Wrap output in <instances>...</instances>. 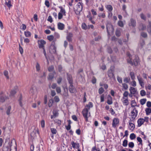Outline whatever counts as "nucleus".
Wrapping results in <instances>:
<instances>
[{
  "label": "nucleus",
  "instance_id": "1",
  "mask_svg": "<svg viewBox=\"0 0 151 151\" xmlns=\"http://www.w3.org/2000/svg\"><path fill=\"white\" fill-rule=\"evenodd\" d=\"M12 140H11L9 138L6 139L4 143L3 149V151H12V149H11L12 145Z\"/></svg>",
  "mask_w": 151,
  "mask_h": 151
},
{
  "label": "nucleus",
  "instance_id": "2",
  "mask_svg": "<svg viewBox=\"0 0 151 151\" xmlns=\"http://www.w3.org/2000/svg\"><path fill=\"white\" fill-rule=\"evenodd\" d=\"M82 113L86 121H88V117L90 116V113L88 112V110L86 107L82 111Z\"/></svg>",
  "mask_w": 151,
  "mask_h": 151
},
{
  "label": "nucleus",
  "instance_id": "3",
  "mask_svg": "<svg viewBox=\"0 0 151 151\" xmlns=\"http://www.w3.org/2000/svg\"><path fill=\"white\" fill-rule=\"evenodd\" d=\"M49 50L51 53H55L56 51V47L54 42H52L50 46Z\"/></svg>",
  "mask_w": 151,
  "mask_h": 151
},
{
  "label": "nucleus",
  "instance_id": "4",
  "mask_svg": "<svg viewBox=\"0 0 151 151\" xmlns=\"http://www.w3.org/2000/svg\"><path fill=\"white\" fill-rule=\"evenodd\" d=\"M107 32L109 35L113 34L114 29L113 26L111 24L107 25L106 27Z\"/></svg>",
  "mask_w": 151,
  "mask_h": 151
},
{
  "label": "nucleus",
  "instance_id": "5",
  "mask_svg": "<svg viewBox=\"0 0 151 151\" xmlns=\"http://www.w3.org/2000/svg\"><path fill=\"white\" fill-rule=\"evenodd\" d=\"M138 114V111L136 108H134L133 110L131 112V116L132 119H134L137 116Z\"/></svg>",
  "mask_w": 151,
  "mask_h": 151
},
{
  "label": "nucleus",
  "instance_id": "6",
  "mask_svg": "<svg viewBox=\"0 0 151 151\" xmlns=\"http://www.w3.org/2000/svg\"><path fill=\"white\" fill-rule=\"evenodd\" d=\"M83 6L82 3L79 2L76 6V10L77 11V13L79 14L80 12L82 10Z\"/></svg>",
  "mask_w": 151,
  "mask_h": 151
},
{
  "label": "nucleus",
  "instance_id": "7",
  "mask_svg": "<svg viewBox=\"0 0 151 151\" xmlns=\"http://www.w3.org/2000/svg\"><path fill=\"white\" fill-rule=\"evenodd\" d=\"M114 66H111L110 69L108 70V76L110 78H112L114 76Z\"/></svg>",
  "mask_w": 151,
  "mask_h": 151
},
{
  "label": "nucleus",
  "instance_id": "8",
  "mask_svg": "<svg viewBox=\"0 0 151 151\" xmlns=\"http://www.w3.org/2000/svg\"><path fill=\"white\" fill-rule=\"evenodd\" d=\"M37 133L39 134L40 132L37 128H35L33 131L30 134L32 138H34L36 136V134Z\"/></svg>",
  "mask_w": 151,
  "mask_h": 151
},
{
  "label": "nucleus",
  "instance_id": "9",
  "mask_svg": "<svg viewBox=\"0 0 151 151\" xmlns=\"http://www.w3.org/2000/svg\"><path fill=\"white\" fill-rule=\"evenodd\" d=\"M18 101L20 106L22 107L24 104V101L23 99L21 94L20 95Z\"/></svg>",
  "mask_w": 151,
  "mask_h": 151
},
{
  "label": "nucleus",
  "instance_id": "10",
  "mask_svg": "<svg viewBox=\"0 0 151 151\" xmlns=\"http://www.w3.org/2000/svg\"><path fill=\"white\" fill-rule=\"evenodd\" d=\"M137 78L140 85L142 87H144L145 86V83L144 82V80L143 78L140 77L139 76H137Z\"/></svg>",
  "mask_w": 151,
  "mask_h": 151
},
{
  "label": "nucleus",
  "instance_id": "11",
  "mask_svg": "<svg viewBox=\"0 0 151 151\" xmlns=\"http://www.w3.org/2000/svg\"><path fill=\"white\" fill-rule=\"evenodd\" d=\"M39 48H40L44 49V45L46 43V42L43 40H41L39 41Z\"/></svg>",
  "mask_w": 151,
  "mask_h": 151
},
{
  "label": "nucleus",
  "instance_id": "12",
  "mask_svg": "<svg viewBox=\"0 0 151 151\" xmlns=\"http://www.w3.org/2000/svg\"><path fill=\"white\" fill-rule=\"evenodd\" d=\"M119 120L117 118H115L113 119L112 123V127L115 128L116 127L117 125L119 124Z\"/></svg>",
  "mask_w": 151,
  "mask_h": 151
},
{
  "label": "nucleus",
  "instance_id": "13",
  "mask_svg": "<svg viewBox=\"0 0 151 151\" xmlns=\"http://www.w3.org/2000/svg\"><path fill=\"white\" fill-rule=\"evenodd\" d=\"M122 101L123 105L124 106H127L129 104L128 98H122Z\"/></svg>",
  "mask_w": 151,
  "mask_h": 151
},
{
  "label": "nucleus",
  "instance_id": "14",
  "mask_svg": "<svg viewBox=\"0 0 151 151\" xmlns=\"http://www.w3.org/2000/svg\"><path fill=\"white\" fill-rule=\"evenodd\" d=\"M136 22L135 20L131 18L130 19V22L129 23V26H132L133 27H134L136 26Z\"/></svg>",
  "mask_w": 151,
  "mask_h": 151
},
{
  "label": "nucleus",
  "instance_id": "15",
  "mask_svg": "<svg viewBox=\"0 0 151 151\" xmlns=\"http://www.w3.org/2000/svg\"><path fill=\"white\" fill-rule=\"evenodd\" d=\"M127 55L129 58V59H128L127 60L128 63H129L131 65H133V63L132 60V58L130 53L129 52H127Z\"/></svg>",
  "mask_w": 151,
  "mask_h": 151
},
{
  "label": "nucleus",
  "instance_id": "16",
  "mask_svg": "<svg viewBox=\"0 0 151 151\" xmlns=\"http://www.w3.org/2000/svg\"><path fill=\"white\" fill-rule=\"evenodd\" d=\"M133 57H134V59L132 58L133 65L134 64L135 66H137L138 65L139 63L138 58L135 56H133Z\"/></svg>",
  "mask_w": 151,
  "mask_h": 151
},
{
  "label": "nucleus",
  "instance_id": "17",
  "mask_svg": "<svg viewBox=\"0 0 151 151\" xmlns=\"http://www.w3.org/2000/svg\"><path fill=\"white\" fill-rule=\"evenodd\" d=\"M58 27L59 29L63 30L65 28V25L61 22H59L58 24Z\"/></svg>",
  "mask_w": 151,
  "mask_h": 151
},
{
  "label": "nucleus",
  "instance_id": "18",
  "mask_svg": "<svg viewBox=\"0 0 151 151\" xmlns=\"http://www.w3.org/2000/svg\"><path fill=\"white\" fill-rule=\"evenodd\" d=\"M138 123V127H140L144 123V119L140 118L137 121Z\"/></svg>",
  "mask_w": 151,
  "mask_h": 151
},
{
  "label": "nucleus",
  "instance_id": "19",
  "mask_svg": "<svg viewBox=\"0 0 151 151\" xmlns=\"http://www.w3.org/2000/svg\"><path fill=\"white\" fill-rule=\"evenodd\" d=\"M69 91L71 93H74L76 92V90L72 85H70L69 86Z\"/></svg>",
  "mask_w": 151,
  "mask_h": 151
},
{
  "label": "nucleus",
  "instance_id": "20",
  "mask_svg": "<svg viewBox=\"0 0 151 151\" xmlns=\"http://www.w3.org/2000/svg\"><path fill=\"white\" fill-rule=\"evenodd\" d=\"M73 37V34L71 33H68L67 34L66 38L69 41H71L72 40V38Z\"/></svg>",
  "mask_w": 151,
  "mask_h": 151
},
{
  "label": "nucleus",
  "instance_id": "21",
  "mask_svg": "<svg viewBox=\"0 0 151 151\" xmlns=\"http://www.w3.org/2000/svg\"><path fill=\"white\" fill-rule=\"evenodd\" d=\"M128 127L130 130L132 131L134 129L135 126L133 123L129 122Z\"/></svg>",
  "mask_w": 151,
  "mask_h": 151
},
{
  "label": "nucleus",
  "instance_id": "22",
  "mask_svg": "<svg viewBox=\"0 0 151 151\" xmlns=\"http://www.w3.org/2000/svg\"><path fill=\"white\" fill-rule=\"evenodd\" d=\"M59 8L60 9V13L63 14V16L66 15V12L64 9L63 8L62 6H59Z\"/></svg>",
  "mask_w": 151,
  "mask_h": 151
},
{
  "label": "nucleus",
  "instance_id": "23",
  "mask_svg": "<svg viewBox=\"0 0 151 151\" xmlns=\"http://www.w3.org/2000/svg\"><path fill=\"white\" fill-rule=\"evenodd\" d=\"M129 91L131 93H133V94H134L136 93L137 90L135 88L131 87L130 88Z\"/></svg>",
  "mask_w": 151,
  "mask_h": 151
},
{
  "label": "nucleus",
  "instance_id": "24",
  "mask_svg": "<svg viewBox=\"0 0 151 151\" xmlns=\"http://www.w3.org/2000/svg\"><path fill=\"white\" fill-rule=\"evenodd\" d=\"M105 7L109 12H111L113 10L112 6L111 5H106Z\"/></svg>",
  "mask_w": 151,
  "mask_h": 151
},
{
  "label": "nucleus",
  "instance_id": "25",
  "mask_svg": "<svg viewBox=\"0 0 151 151\" xmlns=\"http://www.w3.org/2000/svg\"><path fill=\"white\" fill-rule=\"evenodd\" d=\"M146 27L145 25L142 24H141L139 25V30H144L146 29Z\"/></svg>",
  "mask_w": 151,
  "mask_h": 151
},
{
  "label": "nucleus",
  "instance_id": "26",
  "mask_svg": "<svg viewBox=\"0 0 151 151\" xmlns=\"http://www.w3.org/2000/svg\"><path fill=\"white\" fill-rule=\"evenodd\" d=\"M121 29L120 28L117 29L116 32V35L117 37H119L121 35Z\"/></svg>",
  "mask_w": 151,
  "mask_h": 151
},
{
  "label": "nucleus",
  "instance_id": "27",
  "mask_svg": "<svg viewBox=\"0 0 151 151\" xmlns=\"http://www.w3.org/2000/svg\"><path fill=\"white\" fill-rule=\"evenodd\" d=\"M54 77V74L52 73H50L48 76V80H52Z\"/></svg>",
  "mask_w": 151,
  "mask_h": 151
},
{
  "label": "nucleus",
  "instance_id": "28",
  "mask_svg": "<svg viewBox=\"0 0 151 151\" xmlns=\"http://www.w3.org/2000/svg\"><path fill=\"white\" fill-rule=\"evenodd\" d=\"M11 109V106H9L7 108L6 113V114L8 115H9L10 114V111Z\"/></svg>",
  "mask_w": 151,
  "mask_h": 151
},
{
  "label": "nucleus",
  "instance_id": "29",
  "mask_svg": "<svg viewBox=\"0 0 151 151\" xmlns=\"http://www.w3.org/2000/svg\"><path fill=\"white\" fill-rule=\"evenodd\" d=\"M24 35L27 37H29L31 35V32L29 31H26L24 32Z\"/></svg>",
  "mask_w": 151,
  "mask_h": 151
},
{
  "label": "nucleus",
  "instance_id": "30",
  "mask_svg": "<svg viewBox=\"0 0 151 151\" xmlns=\"http://www.w3.org/2000/svg\"><path fill=\"white\" fill-rule=\"evenodd\" d=\"M147 115H149L151 113V109L149 108H147L145 110Z\"/></svg>",
  "mask_w": 151,
  "mask_h": 151
},
{
  "label": "nucleus",
  "instance_id": "31",
  "mask_svg": "<svg viewBox=\"0 0 151 151\" xmlns=\"http://www.w3.org/2000/svg\"><path fill=\"white\" fill-rule=\"evenodd\" d=\"M129 93L128 91H125L123 94V97L122 98H128Z\"/></svg>",
  "mask_w": 151,
  "mask_h": 151
},
{
  "label": "nucleus",
  "instance_id": "32",
  "mask_svg": "<svg viewBox=\"0 0 151 151\" xmlns=\"http://www.w3.org/2000/svg\"><path fill=\"white\" fill-rule=\"evenodd\" d=\"M147 30L149 33H151V21L149 22V24L147 27Z\"/></svg>",
  "mask_w": 151,
  "mask_h": 151
},
{
  "label": "nucleus",
  "instance_id": "33",
  "mask_svg": "<svg viewBox=\"0 0 151 151\" xmlns=\"http://www.w3.org/2000/svg\"><path fill=\"white\" fill-rule=\"evenodd\" d=\"M93 106V105L92 103L91 102H89L88 104H87L86 107H87L88 110H89Z\"/></svg>",
  "mask_w": 151,
  "mask_h": 151
},
{
  "label": "nucleus",
  "instance_id": "34",
  "mask_svg": "<svg viewBox=\"0 0 151 151\" xmlns=\"http://www.w3.org/2000/svg\"><path fill=\"white\" fill-rule=\"evenodd\" d=\"M7 97L5 96H2L0 97V101L2 102H4Z\"/></svg>",
  "mask_w": 151,
  "mask_h": 151
},
{
  "label": "nucleus",
  "instance_id": "35",
  "mask_svg": "<svg viewBox=\"0 0 151 151\" xmlns=\"http://www.w3.org/2000/svg\"><path fill=\"white\" fill-rule=\"evenodd\" d=\"M58 111L56 109H54L53 111V114L55 117L58 116Z\"/></svg>",
  "mask_w": 151,
  "mask_h": 151
},
{
  "label": "nucleus",
  "instance_id": "36",
  "mask_svg": "<svg viewBox=\"0 0 151 151\" xmlns=\"http://www.w3.org/2000/svg\"><path fill=\"white\" fill-rule=\"evenodd\" d=\"M82 28L83 29L86 30L88 29V26H87L85 23H83L82 24Z\"/></svg>",
  "mask_w": 151,
  "mask_h": 151
},
{
  "label": "nucleus",
  "instance_id": "37",
  "mask_svg": "<svg viewBox=\"0 0 151 151\" xmlns=\"http://www.w3.org/2000/svg\"><path fill=\"white\" fill-rule=\"evenodd\" d=\"M67 79L70 85H72L73 83V80L71 76H69L67 78Z\"/></svg>",
  "mask_w": 151,
  "mask_h": 151
},
{
  "label": "nucleus",
  "instance_id": "38",
  "mask_svg": "<svg viewBox=\"0 0 151 151\" xmlns=\"http://www.w3.org/2000/svg\"><path fill=\"white\" fill-rule=\"evenodd\" d=\"M140 16L142 19L145 20L146 19V17L145 15L143 13H141L140 15Z\"/></svg>",
  "mask_w": 151,
  "mask_h": 151
},
{
  "label": "nucleus",
  "instance_id": "39",
  "mask_svg": "<svg viewBox=\"0 0 151 151\" xmlns=\"http://www.w3.org/2000/svg\"><path fill=\"white\" fill-rule=\"evenodd\" d=\"M147 101V99H141L140 100V103L142 105L145 104Z\"/></svg>",
  "mask_w": 151,
  "mask_h": 151
},
{
  "label": "nucleus",
  "instance_id": "40",
  "mask_svg": "<svg viewBox=\"0 0 151 151\" xmlns=\"http://www.w3.org/2000/svg\"><path fill=\"white\" fill-rule=\"evenodd\" d=\"M5 4L9 8H10L12 6V5L11 4V1L10 0H9L8 2H6Z\"/></svg>",
  "mask_w": 151,
  "mask_h": 151
},
{
  "label": "nucleus",
  "instance_id": "41",
  "mask_svg": "<svg viewBox=\"0 0 151 151\" xmlns=\"http://www.w3.org/2000/svg\"><path fill=\"white\" fill-rule=\"evenodd\" d=\"M35 91V88L34 87H32L30 89L29 92L33 94Z\"/></svg>",
  "mask_w": 151,
  "mask_h": 151
},
{
  "label": "nucleus",
  "instance_id": "42",
  "mask_svg": "<svg viewBox=\"0 0 151 151\" xmlns=\"http://www.w3.org/2000/svg\"><path fill=\"white\" fill-rule=\"evenodd\" d=\"M98 17L100 18H104L106 17L105 13H99L98 14Z\"/></svg>",
  "mask_w": 151,
  "mask_h": 151
},
{
  "label": "nucleus",
  "instance_id": "43",
  "mask_svg": "<svg viewBox=\"0 0 151 151\" xmlns=\"http://www.w3.org/2000/svg\"><path fill=\"white\" fill-rule=\"evenodd\" d=\"M130 76L132 80H134L135 78V76L134 73L132 72H131L130 73Z\"/></svg>",
  "mask_w": 151,
  "mask_h": 151
},
{
  "label": "nucleus",
  "instance_id": "44",
  "mask_svg": "<svg viewBox=\"0 0 151 151\" xmlns=\"http://www.w3.org/2000/svg\"><path fill=\"white\" fill-rule=\"evenodd\" d=\"M130 81V79L129 78L125 77L124 79V81L125 83H128Z\"/></svg>",
  "mask_w": 151,
  "mask_h": 151
},
{
  "label": "nucleus",
  "instance_id": "45",
  "mask_svg": "<svg viewBox=\"0 0 151 151\" xmlns=\"http://www.w3.org/2000/svg\"><path fill=\"white\" fill-rule=\"evenodd\" d=\"M122 87L124 89L126 90L128 88V86L127 84L125 83H123L122 84Z\"/></svg>",
  "mask_w": 151,
  "mask_h": 151
},
{
  "label": "nucleus",
  "instance_id": "46",
  "mask_svg": "<svg viewBox=\"0 0 151 151\" xmlns=\"http://www.w3.org/2000/svg\"><path fill=\"white\" fill-rule=\"evenodd\" d=\"M136 137V135L134 133H132L130 135V138L132 140L134 139Z\"/></svg>",
  "mask_w": 151,
  "mask_h": 151
},
{
  "label": "nucleus",
  "instance_id": "47",
  "mask_svg": "<svg viewBox=\"0 0 151 151\" xmlns=\"http://www.w3.org/2000/svg\"><path fill=\"white\" fill-rule=\"evenodd\" d=\"M131 106L132 107H134L136 105V103L134 100L131 101Z\"/></svg>",
  "mask_w": 151,
  "mask_h": 151
},
{
  "label": "nucleus",
  "instance_id": "48",
  "mask_svg": "<svg viewBox=\"0 0 151 151\" xmlns=\"http://www.w3.org/2000/svg\"><path fill=\"white\" fill-rule=\"evenodd\" d=\"M71 144L72 145V147L74 148H75L76 147V146H77V147L78 145L79 144H77L76 143H75L74 141H72L71 142Z\"/></svg>",
  "mask_w": 151,
  "mask_h": 151
},
{
  "label": "nucleus",
  "instance_id": "49",
  "mask_svg": "<svg viewBox=\"0 0 151 151\" xmlns=\"http://www.w3.org/2000/svg\"><path fill=\"white\" fill-rule=\"evenodd\" d=\"M51 131L52 133L53 134H55L57 133V130L54 128H51Z\"/></svg>",
  "mask_w": 151,
  "mask_h": 151
},
{
  "label": "nucleus",
  "instance_id": "50",
  "mask_svg": "<svg viewBox=\"0 0 151 151\" xmlns=\"http://www.w3.org/2000/svg\"><path fill=\"white\" fill-rule=\"evenodd\" d=\"M55 122L56 123L58 126H60L61 125V121L58 119H56L55 120Z\"/></svg>",
  "mask_w": 151,
  "mask_h": 151
},
{
  "label": "nucleus",
  "instance_id": "51",
  "mask_svg": "<svg viewBox=\"0 0 151 151\" xmlns=\"http://www.w3.org/2000/svg\"><path fill=\"white\" fill-rule=\"evenodd\" d=\"M48 70L49 72L52 71L54 70V67L53 65H51L48 67Z\"/></svg>",
  "mask_w": 151,
  "mask_h": 151
},
{
  "label": "nucleus",
  "instance_id": "52",
  "mask_svg": "<svg viewBox=\"0 0 151 151\" xmlns=\"http://www.w3.org/2000/svg\"><path fill=\"white\" fill-rule=\"evenodd\" d=\"M53 102V101L52 99H50L49 101L48 105L49 107H51L52 104Z\"/></svg>",
  "mask_w": 151,
  "mask_h": 151
},
{
  "label": "nucleus",
  "instance_id": "53",
  "mask_svg": "<svg viewBox=\"0 0 151 151\" xmlns=\"http://www.w3.org/2000/svg\"><path fill=\"white\" fill-rule=\"evenodd\" d=\"M118 25L120 27H122L124 26V24L123 22L122 21H119L118 22Z\"/></svg>",
  "mask_w": 151,
  "mask_h": 151
},
{
  "label": "nucleus",
  "instance_id": "54",
  "mask_svg": "<svg viewBox=\"0 0 151 151\" xmlns=\"http://www.w3.org/2000/svg\"><path fill=\"white\" fill-rule=\"evenodd\" d=\"M127 141L126 139H125L123 142L122 145L124 147H126L127 146Z\"/></svg>",
  "mask_w": 151,
  "mask_h": 151
},
{
  "label": "nucleus",
  "instance_id": "55",
  "mask_svg": "<svg viewBox=\"0 0 151 151\" xmlns=\"http://www.w3.org/2000/svg\"><path fill=\"white\" fill-rule=\"evenodd\" d=\"M54 100L55 102H58L60 101V99L58 96H55L54 98Z\"/></svg>",
  "mask_w": 151,
  "mask_h": 151
},
{
  "label": "nucleus",
  "instance_id": "56",
  "mask_svg": "<svg viewBox=\"0 0 151 151\" xmlns=\"http://www.w3.org/2000/svg\"><path fill=\"white\" fill-rule=\"evenodd\" d=\"M137 141L139 142V144L142 145V139L139 137H137Z\"/></svg>",
  "mask_w": 151,
  "mask_h": 151
},
{
  "label": "nucleus",
  "instance_id": "57",
  "mask_svg": "<svg viewBox=\"0 0 151 151\" xmlns=\"http://www.w3.org/2000/svg\"><path fill=\"white\" fill-rule=\"evenodd\" d=\"M56 90L58 93H60L61 92V88L60 87H57L56 88Z\"/></svg>",
  "mask_w": 151,
  "mask_h": 151
},
{
  "label": "nucleus",
  "instance_id": "58",
  "mask_svg": "<svg viewBox=\"0 0 151 151\" xmlns=\"http://www.w3.org/2000/svg\"><path fill=\"white\" fill-rule=\"evenodd\" d=\"M47 39L50 41H52L54 39V37L52 35H50L47 36Z\"/></svg>",
  "mask_w": 151,
  "mask_h": 151
},
{
  "label": "nucleus",
  "instance_id": "59",
  "mask_svg": "<svg viewBox=\"0 0 151 151\" xmlns=\"http://www.w3.org/2000/svg\"><path fill=\"white\" fill-rule=\"evenodd\" d=\"M19 50L21 54H22L23 52V50L22 47L21 46L20 44L19 45Z\"/></svg>",
  "mask_w": 151,
  "mask_h": 151
},
{
  "label": "nucleus",
  "instance_id": "60",
  "mask_svg": "<svg viewBox=\"0 0 151 151\" xmlns=\"http://www.w3.org/2000/svg\"><path fill=\"white\" fill-rule=\"evenodd\" d=\"M145 45V42L144 40H142L140 41L139 46L140 45V47L142 48Z\"/></svg>",
  "mask_w": 151,
  "mask_h": 151
},
{
  "label": "nucleus",
  "instance_id": "61",
  "mask_svg": "<svg viewBox=\"0 0 151 151\" xmlns=\"http://www.w3.org/2000/svg\"><path fill=\"white\" fill-rule=\"evenodd\" d=\"M104 90L103 88L101 87L99 89V93L100 94H101L104 92Z\"/></svg>",
  "mask_w": 151,
  "mask_h": 151
},
{
  "label": "nucleus",
  "instance_id": "62",
  "mask_svg": "<svg viewBox=\"0 0 151 151\" xmlns=\"http://www.w3.org/2000/svg\"><path fill=\"white\" fill-rule=\"evenodd\" d=\"M129 147L132 148L134 146V144L132 142H129L128 144Z\"/></svg>",
  "mask_w": 151,
  "mask_h": 151
},
{
  "label": "nucleus",
  "instance_id": "63",
  "mask_svg": "<svg viewBox=\"0 0 151 151\" xmlns=\"http://www.w3.org/2000/svg\"><path fill=\"white\" fill-rule=\"evenodd\" d=\"M4 76L6 77L7 79H9L8 72L7 71L5 70L4 71Z\"/></svg>",
  "mask_w": 151,
  "mask_h": 151
},
{
  "label": "nucleus",
  "instance_id": "64",
  "mask_svg": "<svg viewBox=\"0 0 151 151\" xmlns=\"http://www.w3.org/2000/svg\"><path fill=\"white\" fill-rule=\"evenodd\" d=\"M140 94L142 96H145L146 95V92L144 90H142L140 91Z\"/></svg>",
  "mask_w": 151,
  "mask_h": 151
}]
</instances>
